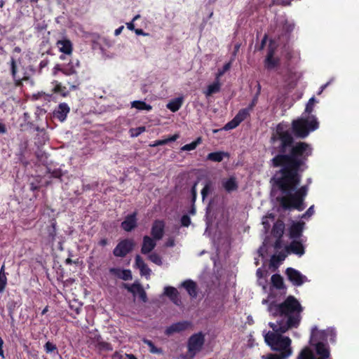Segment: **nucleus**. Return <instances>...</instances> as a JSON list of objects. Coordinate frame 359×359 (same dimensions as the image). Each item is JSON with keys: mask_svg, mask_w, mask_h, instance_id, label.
<instances>
[{"mask_svg": "<svg viewBox=\"0 0 359 359\" xmlns=\"http://www.w3.org/2000/svg\"><path fill=\"white\" fill-rule=\"evenodd\" d=\"M271 154L274 156L272 164L282 168L273 176L275 187L271 195L275 196L276 188L281 192L276 200L284 210L294 208L302 211L305 208L304 200L308 192V186L297 189L301 181L299 170L306 158L311 154V147L305 142L292 145L293 137L287 123H280L273 133Z\"/></svg>", "mask_w": 359, "mask_h": 359, "instance_id": "obj_1", "label": "nucleus"}, {"mask_svg": "<svg viewBox=\"0 0 359 359\" xmlns=\"http://www.w3.org/2000/svg\"><path fill=\"white\" fill-rule=\"evenodd\" d=\"M302 311L300 303L293 296H289L280 304H269L268 311L277 320L269 323L273 331H264V337L266 344L276 353L262 355V359H287L292 355L291 339L281 334L299 326Z\"/></svg>", "mask_w": 359, "mask_h": 359, "instance_id": "obj_2", "label": "nucleus"}, {"mask_svg": "<svg viewBox=\"0 0 359 359\" xmlns=\"http://www.w3.org/2000/svg\"><path fill=\"white\" fill-rule=\"evenodd\" d=\"M315 102L314 97L310 98L301 117L292 121V128L296 137L305 138L311 131H313L318 128L319 124L316 117L311 114Z\"/></svg>", "mask_w": 359, "mask_h": 359, "instance_id": "obj_3", "label": "nucleus"}, {"mask_svg": "<svg viewBox=\"0 0 359 359\" xmlns=\"http://www.w3.org/2000/svg\"><path fill=\"white\" fill-rule=\"evenodd\" d=\"M329 333L334 334V329L328 328L326 330H318L317 327L315 326L311 330L310 341L311 343L315 342L316 351L319 355L318 359H331L329 348L323 343L324 341H327V335ZM305 349H308L314 358L317 359L309 348H305Z\"/></svg>", "mask_w": 359, "mask_h": 359, "instance_id": "obj_4", "label": "nucleus"}, {"mask_svg": "<svg viewBox=\"0 0 359 359\" xmlns=\"http://www.w3.org/2000/svg\"><path fill=\"white\" fill-rule=\"evenodd\" d=\"M205 342V336L202 332H198L190 337L188 341L189 359H193L194 356L200 352Z\"/></svg>", "mask_w": 359, "mask_h": 359, "instance_id": "obj_5", "label": "nucleus"}, {"mask_svg": "<svg viewBox=\"0 0 359 359\" xmlns=\"http://www.w3.org/2000/svg\"><path fill=\"white\" fill-rule=\"evenodd\" d=\"M135 245L131 239H126L121 241L114 250V255L116 257H123L130 252Z\"/></svg>", "mask_w": 359, "mask_h": 359, "instance_id": "obj_6", "label": "nucleus"}, {"mask_svg": "<svg viewBox=\"0 0 359 359\" xmlns=\"http://www.w3.org/2000/svg\"><path fill=\"white\" fill-rule=\"evenodd\" d=\"M286 274L288 279L294 285L296 286H301L304 283L309 281L306 276L302 274L299 271L292 268H288L286 270Z\"/></svg>", "mask_w": 359, "mask_h": 359, "instance_id": "obj_7", "label": "nucleus"}, {"mask_svg": "<svg viewBox=\"0 0 359 359\" xmlns=\"http://www.w3.org/2000/svg\"><path fill=\"white\" fill-rule=\"evenodd\" d=\"M190 326L191 323L185 320L173 323L165 329V334L168 336H170L175 333L182 332L188 329Z\"/></svg>", "mask_w": 359, "mask_h": 359, "instance_id": "obj_8", "label": "nucleus"}, {"mask_svg": "<svg viewBox=\"0 0 359 359\" xmlns=\"http://www.w3.org/2000/svg\"><path fill=\"white\" fill-rule=\"evenodd\" d=\"M69 111L70 109L67 104L65 102L60 103L54 111L53 115L55 118L63 122L66 119Z\"/></svg>", "mask_w": 359, "mask_h": 359, "instance_id": "obj_9", "label": "nucleus"}, {"mask_svg": "<svg viewBox=\"0 0 359 359\" xmlns=\"http://www.w3.org/2000/svg\"><path fill=\"white\" fill-rule=\"evenodd\" d=\"M125 287L133 294H137L144 302L147 301V294L140 284L134 283L131 285H125Z\"/></svg>", "mask_w": 359, "mask_h": 359, "instance_id": "obj_10", "label": "nucleus"}, {"mask_svg": "<svg viewBox=\"0 0 359 359\" xmlns=\"http://www.w3.org/2000/svg\"><path fill=\"white\" fill-rule=\"evenodd\" d=\"M137 225L136 213L128 215L121 223V227L126 231H132Z\"/></svg>", "mask_w": 359, "mask_h": 359, "instance_id": "obj_11", "label": "nucleus"}, {"mask_svg": "<svg viewBox=\"0 0 359 359\" xmlns=\"http://www.w3.org/2000/svg\"><path fill=\"white\" fill-rule=\"evenodd\" d=\"M156 245L155 239H152L148 236H145L143 238L142 246L141 248V252L144 255L149 254L151 252Z\"/></svg>", "mask_w": 359, "mask_h": 359, "instance_id": "obj_12", "label": "nucleus"}, {"mask_svg": "<svg viewBox=\"0 0 359 359\" xmlns=\"http://www.w3.org/2000/svg\"><path fill=\"white\" fill-rule=\"evenodd\" d=\"M304 223L302 222H293L290 228V236L291 238H298L302 236Z\"/></svg>", "mask_w": 359, "mask_h": 359, "instance_id": "obj_13", "label": "nucleus"}, {"mask_svg": "<svg viewBox=\"0 0 359 359\" xmlns=\"http://www.w3.org/2000/svg\"><path fill=\"white\" fill-rule=\"evenodd\" d=\"M287 250L290 252L295 254L299 257L302 256L304 254V247L300 241L294 240L287 246Z\"/></svg>", "mask_w": 359, "mask_h": 359, "instance_id": "obj_14", "label": "nucleus"}, {"mask_svg": "<svg viewBox=\"0 0 359 359\" xmlns=\"http://www.w3.org/2000/svg\"><path fill=\"white\" fill-rule=\"evenodd\" d=\"M164 223L156 221L151 228V235L155 240H160L163 236Z\"/></svg>", "mask_w": 359, "mask_h": 359, "instance_id": "obj_15", "label": "nucleus"}, {"mask_svg": "<svg viewBox=\"0 0 359 359\" xmlns=\"http://www.w3.org/2000/svg\"><path fill=\"white\" fill-rule=\"evenodd\" d=\"M135 266L140 269V274L146 277H149L151 274V269L144 263V260L140 255L135 257Z\"/></svg>", "mask_w": 359, "mask_h": 359, "instance_id": "obj_16", "label": "nucleus"}, {"mask_svg": "<svg viewBox=\"0 0 359 359\" xmlns=\"http://www.w3.org/2000/svg\"><path fill=\"white\" fill-rule=\"evenodd\" d=\"M57 46L60 52L70 55L72 52V44L69 40L63 39L57 42Z\"/></svg>", "mask_w": 359, "mask_h": 359, "instance_id": "obj_17", "label": "nucleus"}, {"mask_svg": "<svg viewBox=\"0 0 359 359\" xmlns=\"http://www.w3.org/2000/svg\"><path fill=\"white\" fill-rule=\"evenodd\" d=\"M222 184L224 189L228 192L233 191L238 188L237 182L233 177L222 180Z\"/></svg>", "mask_w": 359, "mask_h": 359, "instance_id": "obj_18", "label": "nucleus"}, {"mask_svg": "<svg viewBox=\"0 0 359 359\" xmlns=\"http://www.w3.org/2000/svg\"><path fill=\"white\" fill-rule=\"evenodd\" d=\"M18 66L15 60L12 57L11 60V72L13 80L15 81L17 85H20L21 81L25 79L24 76H20L18 74Z\"/></svg>", "mask_w": 359, "mask_h": 359, "instance_id": "obj_19", "label": "nucleus"}, {"mask_svg": "<svg viewBox=\"0 0 359 359\" xmlns=\"http://www.w3.org/2000/svg\"><path fill=\"white\" fill-rule=\"evenodd\" d=\"M221 88V83L219 81L216 80L212 83L210 84L206 90L204 91V94L206 97H209L212 95V94L217 93L219 92Z\"/></svg>", "mask_w": 359, "mask_h": 359, "instance_id": "obj_20", "label": "nucleus"}, {"mask_svg": "<svg viewBox=\"0 0 359 359\" xmlns=\"http://www.w3.org/2000/svg\"><path fill=\"white\" fill-rule=\"evenodd\" d=\"M224 157H229V154L224 151H217L210 153L207 159L213 162H221Z\"/></svg>", "mask_w": 359, "mask_h": 359, "instance_id": "obj_21", "label": "nucleus"}, {"mask_svg": "<svg viewBox=\"0 0 359 359\" xmlns=\"http://www.w3.org/2000/svg\"><path fill=\"white\" fill-rule=\"evenodd\" d=\"M183 103V98L182 97H177L171 101H170L166 107L168 109H169L171 111L175 112L180 109V108L182 107Z\"/></svg>", "mask_w": 359, "mask_h": 359, "instance_id": "obj_22", "label": "nucleus"}, {"mask_svg": "<svg viewBox=\"0 0 359 359\" xmlns=\"http://www.w3.org/2000/svg\"><path fill=\"white\" fill-rule=\"evenodd\" d=\"M284 229V223L282 221H277L273 225L272 234L273 236L280 238L283 234Z\"/></svg>", "mask_w": 359, "mask_h": 359, "instance_id": "obj_23", "label": "nucleus"}, {"mask_svg": "<svg viewBox=\"0 0 359 359\" xmlns=\"http://www.w3.org/2000/svg\"><path fill=\"white\" fill-rule=\"evenodd\" d=\"M277 64L278 60L273 57V50L270 48L265 60V66L268 69H273Z\"/></svg>", "mask_w": 359, "mask_h": 359, "instance_id": "obj_24", "label": "nucleus"}, {"mask_svg": "<svg viewBox=\"0 0 359 359\" xmlns=\"http://www.w3.org/2000/svg\"><path fill=\"white\" fill-rule=\"evenodd\" d=\"M182 286L187 290L189 294L193 297H196V285L192 280H186L182 283Z\"/></svg>", "mask_w": 359, "mask_h": 359, "instance_id": "obj_25", "label": "nucleus"}, {"mask_svg": "<svg viewBox=\"0 0 359 359\" xmlns=\"http://www.w3.org/2000/svg\"><path fill=\"white\" fill-rule=\"evenodd\" d=\"M79 62L78 60H76L75 62H70L67 66L64 67L61 69V72L67 76L72 75L76 74V67H79Z\"/></svg>", "mask_w": 359, "mask_h": 359, "instance_id": "obj_26", "label": "nucleus"}, {"mask_svg": "<svg viewBox=\"0 0 359 359\" xmlns=\"http://www.w3.org/2000/svg\"><path fill=\"white\" fill-rule=\"evenodd\" d=\"M131 106L132 107L136 108L138 110L150 111L152 109L151 105L147 104L144 102L139 100L132 102Z\"/></svg>", "mask_w": 359, "mask_h": 359, "instance_id": "obj_27", "label": "nucleus"}, {"mask_svg": "<svg viewBox=\"0 0 359 359\" xmlns=\"http://www.w3.org/2000/svg\"><path fill=\"white\" fill-rule=\"evenodd\" d=\"M7 284V278L5 273V266L2 265L0 269V292H3Z\"/></svg>", "mask_w": 359, "mask_h": 359, "instance_id": "obj_28", "label": "nucleus"}, {"mask_svg": "<svg viewBox=\"0 0 359 359\" xmlns=\"http://www.w3.org/2000/svg\"><path fill=\"white\" fill-rule=\"evenodd\" d=\"M271 283L273 287L277 289H281L283 286V278L278 274H274L271 278Z\"/></svg>", "mask_w": 359, "mask_h": 359, "instance_id": "obj_29", "label": "nucleus"}, {"mask_svg": "<svg viewBox=\"0 0 359 359\" xmlns=\"http://www.w3.org/2000/svg\"><path fill=\"white\" fill-rule=\"evenodd\" d=\"M251 111H252V110H250L248 107L242 109L238 112V114L236 115L235 118L240 123H241L250 115V113Z\"/></svg>", "mask_w": 359, "mask_h": 359, "instance_id": "obj_30", "label": "nucleus"}, {"mask_svg": "<svg viewBox=\"0 0 359 359\" xmlns=\"http://www.w3.org/2000/svg\"><path fill=\"white\" fill-rule=\"evenodd\" d=\"M201 138H198L196 140L191 142L190 144H187L184 145L182 148V151H192L194 150L196 147L200 144Z\"/></svg>", "mask_w": 359, "mask_h": 359, "instance_id": "obj_31", "label": "nucleus"}, {"mask_svg": "<svg viewBox=\"0 0 359 359\" xmlns=\"http://www.w3.org/2000/svg\"><path fill=\"white\" fill-rule=\"evenodd\" d=\"M271 219V221H273L274 219V217L272 214H269V215L267 216H265L263 217L262 219V225L264 226V232L265 233H267L269 228H270V222L269 221V219Z\"/></svg>", "mask_w": 359, "mask_h": 359, "instance_id": "obj_32", "label": "nucleus"}, {"mask_svg": "<svg viewBox=\"0 0 359 359\" xmlns=\"http://www.w3.org/2000/svg\"><path fill=\"white\" fill-rule=\"evenodd\" d=\"M143 342L149 347V351L152 353H161L162 351L160 348H156L153 342L149 339H144Z\"/></svg>", "mask_w": 359, "mask_h": 359, "instance_id": "obj_33", "label": "nucleus"}, {"mask_svg": "<svg viewBox=\"0 0 359 359\" xmlns=\"http://www.w3.org/2000/svg\"><path fill=\"white\" fill-rule=\"evenodd\" d=\"M241 123L234 117L231 121L228 122L224 127L225 130H232L236 128Z\"/></svg>", "mask_w": 359, "mask_h": 359, "instance_id": "obj_34", "label": "nucleus"}, {"mask_svg": "<svg viewBox=\"0 0 359 359\" xmlns=\"http://www.w3.org/2000/svg\"><path fill=\"white\" fill-rule=\"evenodd\" d=\"M149 259L158 266L162 264L161 257L157 253L154 252L149 255Z\"/></svg>", "mask_w": 359, "mask_h": 359, "instance_id": "obj_35", "label": "nucleus"}, {"mask_svg": "<svg viewBox=\"0 0 359 359\" xmlns=\"http://www.w3.org/2000/svg\"><path fill=\"white\" fill-rule=\"evenodd\" d=\"M230 67H231V62H228V63L225 64V65L223 66L222 69H219V70H218V72H217V74H216V77H215L216 80L219 81L220 77H221L222 76H223V74H224L226 72H227V71L230 69Z\"/></svg>", "mask_w": 359, "mask_h": 359, "instance_id": "obj_36", "label": "nucleus"}, {"mask_svg": "<svg viewBox=\"0 0 359 359\" xmlns=\"http://www.w3.org/2000/svg\"><path fill=\"white\" fill-rule=\"evenodd\" d=\"M177 290L176 288L170 286H167L164 288V294L172 298L175 295L177 294Z\"/></svg>", "mask_w": 359, "mask_h": 359, "instance_id": "obj_37", "label": "nucleus"}, {"mask_svg": "<svg viewBox=\"0 0 359 359\" xmlns=\"http://www.w3.org/2000/svg\"><path fill=\"white\" fill-rule=\"evenodd\" d=\"M297 359H315L311 353L308 349L301 351Z\"/></svg>", "mask_w": 359, "mask_h": 359, "instance_id": "obj_38", "label": "nucleus"}, {"mask_svg": "<svg viewBox=\"0 0 359 359\" xmlns=\"http://www.w3.org/2000/svg\"><path fill=\"white\" fill-rule=\"evenodd\" d=\"M260 90H261V86L259 84H258V90H257V93L255 94V95L254 96L253 99L252 100V102L251 103L248 105V108L252 111L254 107L257 104V101H258V97H259V93H260Z\"/></svg>", "mask_w": 359, "mask_h": 359, "instance_id": "obj_39", "label": "nucleus"}, {"mask_svg": "<svg viewBox=\"0 0 359 359\" xmlns=\"http://www.w3.org/2000/svg\"><path fill=\"white\" fill-rule=\"evenodd\" d=\"M65 87H62V85L60 83L55 82V84L54 85L53 90L55 93H60L63 96H65L67 95L65 92Z\"/></svg>", "mask_w": 359, "mask_h": 359, "instance_id": "obj_40", "label": "nucleus"}, {"mask_svg": "<svg viewBox=\"0 0 359 359\" xmlns=\"http://www.w3.org/2000/svg\"><path fill=\"white\" fill-rule=\"evenodd\" d=\"M294 29V24L292 22H290L285 20V23L283 25V30L287 34L292 32Z\"/></svg>", "mask_w": 359, "mask_h": 359, "instance_id": "obj_41", "label": "nucleus"}, {"mask_svg": "<svg viewBox=\"0 0 359 359\" xmlns=\"http://www.w3.org/2000/svg\"><path fill=\"white\" fill-rule=\"evenodd\" d=\"M121 279L124 280H130L132 279V273L130 270L124 269L121 272Z\"/></svg>", "mask_w": 359, "mask_h": 359, "instance_id": "obj_42", "label": "nucleus"}, {"mask_svg": "<svg viewBox=\"0 0 359 359\" xmlns=\"http://www.w3.org/2000/svg\"><path fill=\"white\" fill-rule=\"evenodd\" d=\"M44 348L46 353H52L55 351L57 349V347L55 344L53 343L48 341L46 343L44 346Z\"/></svg>", "mask_w": 359, "mask_h": 359, "instance_id": "obj_43", "label": "nucleus"}, {"mask_svg": "<svg viewBox=\"0 0 359 359\" xmlns=\"http://www.w3.org/2000/svg\"><path fill=\"white\" fill-rule=\"evenodd\" d=\"M145 131L144 127H139L137 128H133L130 130L131 136L133 137H137L139 135H140L142 133Z\"/></svg>", "mask_w": 359, "mask_h": 359, "instance_id": "obj_44", "label": "nucleus"}, {"mask_svg": "<svg viewBox=\"0 0 359 359\" xmlns=\"http://www.w3.org/2000/svg\"><path fill=\"white\" fill-rule=\"evenodd\" d=\"M314 213V205H311L306 212L302 215V218H309Z\"/></svg>", "mask_w": 359, "mask_h": 359, "instance_id": "obj_45", "label": "nucleus"}, {"mask_svg": "<svg viewBox=\"0 0 359 359\" xmlns=\"http://www.w3.org/2000/svg\"><path fill=\"white\" fill-rule=\"evenodd\" d=\"M181 223L182 226H188L191 223L190 217L187 215H183L181 218Z\"/></svg>", "mask_w": 359, "mask_h": 359, "instance_id": "obj_46", "label": "nucleus"}, {"mask_svg": "<svg viewBox=\"0 0 359 359\" xmlns=\"http://www.w3.org/2000/svg\"><path fill=\"white\" fill-rule=\"evenodd\" d=\"M285 256L284 255H281V254L278 255V256L273 255V256L271 257V264L272 265H273V264H274V262H275L276 261L281 262V261H283V260H284V259H285Z\"/></svg>", "mask_w": 359, "mask_h": 359, "instance_id": "obj_47", "label": "nucleus"}, {"mask_svg": "<svg viewBox=\"0 0 359 359\" xmlns=\"http://www.w3.org/2000/svg\"><path fill=\"white\" fill-rule=\"evenodd\" d=\"M210 189V185L208 184H207L205 185V187L202 189L201 195H202L203 200L205 199L206 195L209 193Z\"/></svg>", "mask_w": 359, "mask_h": 359, "instance_id": "obj_48", "label": "nucleus"}, {"mask_svg": "<svg viewBox=\"0 0 359 359\" xmlns=\"http://www.w3.org/2000/svg\"><path fill=\"white\" fill-rule=\"evenodd\" d=\"M196 185H197V182L194 183V184L193 185L192 188H191V195H192V202L194 203L195 201H196V194H197V191H196Z\"/></svg>", "mask_w": 359, "mask_h": 359, "instance_id": "obj_49", "label": "nucleus"}, {"mask_svg": "<svg viewBox=\"0 0 359 359\" xmlns=\"http://www.w3.org/2000/svg\"><path fill=\"white\" fill-rule=\"evenodd\" d=\"M101 348L107 350V351H111L112 346L110 344L107 342H101L100 344Z\"/></svg>", "mask_w": 359, "mask_h": 359, "instance_id": "obj_50", "label": "nucleus"}, {"mask_svg": "<svg viewBox=\"0 0 359 359\" xmlns=\"http://www.w3.org/2000/svg\"><path fill=\"white\" fill-rule=\"evenodd\" d=\"M122 271H123L122 269H116V268H112L110 269V272L119 278H121V272H122Z\"/></svg>", "mask_w": 359, "mask_h": 359, "instance_id": "obj_51", "label": "nucleus"}, {"mask_svg": "<svg viewBox=\"0 0 359 359\" xmlns=\"http://www.w3.org/2000/svg\"><path fill=\"white\" fill-rule=\"evenodd\" d=\"M170 299L176 304V305H180V303H181V301H180V299L179 297V294L177 293V294L175 295L174 297H172V298H170Z\"/></svg>", "mask_w": 359, "mask_h": 359, "instance_id": "obj_52", "label": "nucleus"}, {"mask_svg": "<svg viewBox=\"0 0 359 359\" xmlns=\"http://www.w3.org/2000/svg\"><path fill=\"white\" fill-rule=\"evenodd\" d=\"M179 137V135L177 134H175L168 138H166L165 140H166V144H168V142H174L175 140H177Z\"/></svg>", "mask_w": 359, "mask_h": 359, "instance_id": "obj_53", "label": "nucleus"}, {"mask_svg": "<svg viewBox=\"0 0 359 359\" xmlns=\"http://www.w3.org/2000/svg\"><path fill=\"white\" fill-rule=\"evenodd\" d=\"M166 144V140L165 139L164 140H156L153 144L152 146L153 147H156V146H160V145H163V144Z\"/></svg>", "mask_w": 359, "mask_h": 359, "instance_id": "obj_54", "label": "nucleus"}, {"mask_svg": "<svg viewBox=\"0 0 359 359\" xmlns=\"http://www.w3.org/2000/svg\"><path fill=\"white\" fill-rule=\"evenodd\" d=\"M135 33L137 34V35H142V36H147L149 34L147 33H145L142 29H135Z\"/></svg>", "mask_w": 359, "mask_h": 359, "instance_id": "obj_55", "label": "nucleus"}, {"mask_svg": "<svg viewBox=\"0 0 359 359\" xmlns=\"http://www.w3.org/2000/svg\"><path fill=\"white\" fill-rule=\"evenodd\" d=\"M3 344H4V341L1 339V337H0V357H1L2 358H4V351H3Z\"/></svg>", "mask_w": 359, "mask_h": 359, "instance_id": "obj_56", "label": "nucleus"}, {"mask_svg": "<svg viewBox=\"0 0 359 359\" xmlns=\"http://www.w3.org/2000/svg\"><path fill=\"white\" fill-rule=\"evenodd\" d=\"M335 337H336V332H334V334H328L327 335V341L329 339L330 341L332 342H334L335 341Z\"/></svg>", "mask_w": 359, "mask_h": 359, "instance_id": "obj_57", "label": "nucleus"}, {"mask_svg": "<svg viewBox=\"0 0 359 359\" xmlns=\"http://www.w3.org/2000/svg\"><path fill=\"white\" fill-rule=\"evenodd\" d=\"M264 275V271L261 269V268H259L257 270V277L260 279L262 278Z\"/></svg>", "mask_w": 359, "mask_h": 359, "instance_id": "obj_58", "label": "nucleus"}, {"mask_svg": "<svg viewBox=\"0 0 359 359\" xmlns=\"http://www.w3.org/2000/svg\"><path fill=\"white\" fill-rule=\"evenodd\" d=\"M134 22L131 21L130 22H128L126 23V26L128 27V29L130 30H132V31H135V25H134Z\"/></svg>", "mask_w": 359, "mask_h": 359, "instance_id": "obj_59", "label": "nucleus"}, {"mask_svg": "<svg viewBox=\"0 0 359 359\" xmlns=\"http://www.w3.org/2000/svg\"><path fill=\"white\" fill-rule=\"evenodd\" d=\"M124 27L121 26L114 31L115 36H118L123 31Z\"/></svg>", "mask_w": 359, "mask_h": 359, "instance_id": "obj_60", "label": "nucleus"}, {"mask_svg": "<svg viewBox=\"0 0 359 359\" xmlns=\"http://www.w3.org/2000/svg\"><path fill=\"white\" fill-rule=\"evenodd\" d=\"M265 251V246L263 245L261 246L258 250V253L259 254V256L263 257V252Z\"/></svg>", "mask_w": 359, "mask_h": 359, "instance_id": "obj_61", "label": "nucleus"}, {"mask_svg": "<svg viewBox=\"0 0 359 359\" xmlns=\"http://www.w3.org/2000/svg\"><path fill=\"white\" fill-rule=\"evenodd\" d=\"M278 4H282L284 6H287V5L290 4V1H287V0H278Z\"/></svg>", "mask_w": 359, "mask_h": 359, "instance_id": "obj_62", "label": "nucleus"}, {"mask_svg": "<svg viewBox=\"0 0 359 359\" xmlns=\"http://www.w3.org/2000/svg\"><path fill=\"white\" fill-rule=\"evenodd\" d=\"M174 245H175V242L172 239H170L169 241H168V242L165 244V245L167 247H172V246H174Z\"/></svg>", "mask_w": 359, "mask_h": 359, "instance_id": "obj_63", "label": "nucleus"}, {"mask_svg": "<svg viewBox=\"0 0 359 359\" xmlns=\"http://www.w3.org/2000/svg\"><path fill=\"white\" fill-rule=\"evenodd\" d=\"M126 357L128 359H137L136 357L133 354H126Z\"/></svg>", "mask_w": 359, "mask_h": 359, "instance_id": "obj_64", "label": "nucleus"}]
</instances>
